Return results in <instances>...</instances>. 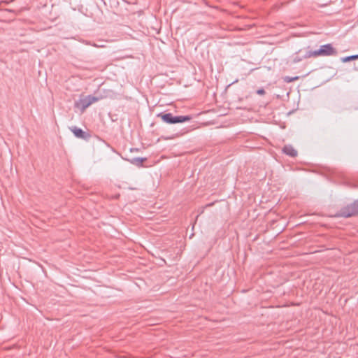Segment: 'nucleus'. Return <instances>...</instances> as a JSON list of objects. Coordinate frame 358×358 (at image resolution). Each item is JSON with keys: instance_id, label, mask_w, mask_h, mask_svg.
Wrapping results in <instances>:
<instances>
[{"instance_id": "7ed1b4c3", "label": "nucleus", "mask_w": 358, "mask_h": 358, "mask_svg": "<svg viewBox=\"0 0 358 358\" xmlns=\"http://www.w3.org/2000/svg\"><path fill=\"white\" fill-rule=\"evenodd\" d=\"M100 99H101V96L88 95L80 99L78 101H76L75 103V106L80 108L82 112H84L91 104L99 101Z\"/></svg>"}, {"instance_id": "f8f14e48", "label": "nucleus", "mask_w": 358, "mask_h": 358, "mask_svg": "<svg viewBox=\"0 0 358 358\" xmlns=\"http://www.w3.org/2000/svg\"><path fill=\"white\" fill-rule=\"evenodd\" d=\"M95 47H99L100 45H94Z\"/></svg>"}, {"instance_id": "f03ea898", "label": "nucleus", "mask_w": 358, "mask_h": 358, "mask_svg": "<svg viewBox=\"0 0 358 358\" xmlns=\"http://www.w3.org/2000/svg\"><path fill=\"white\" fill-rule=\"evenodd\" d=\"M157 117H161L163 122L167 124H177L189 122L192 120L190 115L174 116L172 113H159Z\"/></svg>"}, {"instance_id": "9b49d317", "label": "nucleus", "mask_w": 358, "mask_h": 358, "mask_svg": "<svg viewBox=\"0 0 358 358\" xmlns=\"http://www.w3.org/2000/svg\"><path fill=\"white\" fill-rule=\"evenodd\" d=\"M301 59H299V58H295L294 59V62H299L301 61Z\"/></svg>"}, {"instance_id": "1a4fd4ad", "label": "nucleus", "mask_w": 358, "mask_h": 358, "mask_svg": "<svg viewBox=\"0 0 358 358\" xmlns=\"http://www.w3.org/2000/svg\"><path fill=\"white\" fill-rule=\"evenodd\" d=\"M299 78V76H295V77L285 76L283 78V80L285 83H289L293 81L297 80Z\"/></svg>"}, {"instance_id": "423d86ee", "label": "nucleus", "mask_w": 358, "mask_h": 358, "mask_svg": "<svg viewBox=\"0 0 358 358\" xmlns=\"http://www.w3.org/2000/svg\"><path fill=\"white\" fill-rule=\"evenodd\" d=\"M282 152L291 157H296L298 155L297 150L292 145H285L282 149Z\"/></svg>"}, {"instance_id": "20e7f679", "label": "nucleus", "mask_w": 358, "mask_h": 358, "mask_svg": "<svg viewBox=\"0 0 358 358\" xmlns=\"http://www.w3.org/2000/svg\"><path fill=\"white\" fill-rule=\"evenodd\" d=\"M357 215H358V201L342 208L338 213V215L343 217H349Z\"/></svg>"}, {"instance_id": "6e6552de", "label": "nucleus", "mask_w": 358, "mask_h": 358, "mask_svg": "<svg viewBox=\"0 0 358 358\" xmlns=\"http://www.w3.org/2000/svg\"><path fill=\"white\" fill-rule=\"evenodd\" d=\"M357 59H358V55H350V56L343 57L341 59V60L343 62H348L352 61V60Z\"/></svg>"}, {"instance_id": "0eeeda50", "label": "nucleus", "mask_w": 358, "mask_h": 358, "mask_svg": "<svg viewBox=\"0 0 358 358\" xmlns=\"http://www.w3.org/2000/svg\"><path fill=\"white\" fill-rule=\"evenodd\" d=\"M131 164L141 167L143 163L147 160L146 157H134L132 159H127Z\"/></svg>"}, {"instance_id": "f257e3e1", "label": "nucleus", "mask_w": 358, "mask_h": 358, "mask_svg": "<svg viewBox=\"0 0 358 358\" xmlns=\"http://www.w3.org/2000/svg\"><path fill=\"white\" fill-rule=\"evenodd\" d=\"M337 55V50L330 43L321 45L320 48L314 51H308L304 58L317 57L319 56H333Z\"/></svg>"}, {"instance_id": "9d476101", "label": "nucleus", "mask_w": 358, "mask_h": 358, "mask_svg": "<svg viewBox=\"0 0 358 358\" xmlns=\"http://www.w3.org/2000/svg\"><path fill=\"white\" fill-rule=\"evenodd\" d=\"M265 90L264 89H259L257 90V94L259 95H264L265 94Z\"/></svg>"}, {"instance_id": "39448f33", "label": "nucleus", "mask_w": 358, "mask_h": 358, "mask_svg": "<svg viewBox=\"0 0 358 358\" xmlns=\"http://www.w3.org/2000/svg\"><path fill=\"white\" fill-rule=\"evenodd\" d=\"M70 129L77 138L87 140L90 137L89 134L85 132L83 129L78 128L77 127H72Z\"/></svg>"}]
</instances>
